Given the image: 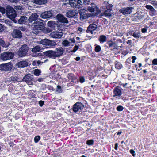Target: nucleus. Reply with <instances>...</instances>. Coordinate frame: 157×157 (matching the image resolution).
<instances>
[{
  "mask_svg": "<svg viewBox=\"0 0 157 157\" xmlns=\"http://www.w3.org/2000/svg\"><path fill=\"white\" fill-rule=\"evenodd\" d=\"M133 9L132 7H128L123 8L119 10V12L122 13L124 15L129 14L132 13Z\"/></svg>",
  "mask_w": 157,
  "mask_h": 157,
  "instance_id": "8",
  "label": "nucleus"
},
{
  "mask_svg": "<svg viewBox=\"0 0 157 157\" xmlns=\"http://www.w3.org/2000/svg\"><path fill=\"white\" fill-rule=\"evenodd\" d=\"M63 35L62 32L54 31L52 32L49 35L51 37L55 38H61Z\"/></svg>",
  "mask_w": 157,
  "mask_h": 157,
  "instance_id": "14",
  "label": "nucleus"
},
{
  "mask_svg": "<svg viewBox=\"0 0 157 157\" xmlns=\"http://www.w3.org/2000/svg\"><path fill=\"white\" fill-rule=\"evenodd\" d=\"M4 30L3 25L0 23V32Z\"/></svg>",
  "mask_w": 157,
  "mask_h": 157,
  "instance_id": "45",
  "label": "nucleus"
},
{
  "mask_svg": "<svg viewBox=\"0 0 157 157\" xmlns=\"http://www.w3.org/2000/svg\"><path fill=\"white\" fill-rule=\"evenodd\" d=\"M78 48V46L76 45L74 47V49L71 51V52H75Z\"/></svg>",
  "mask_w": 157,
  "mask_h": 157,
  "instance_id": "44",
  "label": "nucleus"
},
{
  "mask_svg": "<svg viewBox=\"0 0 157 157\" xmlns=\"http://www.w3.org/2000/svg\"><path fill=\"white\" fill-rule=\"evenodd\" d=\"M6 10L4 8L2 7H0V11L2 13H5Z\"/></svg>",
  "mask_w": 157,
  "mask_h": 157,
  "instance_id": "41",
  "label": "nucleus"
},
{
  "mask_svg": "<svg viewBox=\"0 0 157 157\" xmlns=\"http://www.w3.org/2000/svg\"><path fill=\"white\" fill-rule=\"evenodd\" d=\"M90 2V0H83V3L85 4H88Z\"/></svg>",
  "mask_w": 157,
  "mask_h": 157,
  "instance_id": "47",
  "label": "nucleus"
},
{
  "mask_svg": "<svg viewBox=\"0 0 157 157\" xmlns=\"http://www.w3.org/2000/svg\"><path fill=\"white\" fill-rule=\"evenodd\" d=\"M12 36L15 38H20L22 37L21 32L18 29L14 30L12 33Z\"/></svg>",
  "mask_w": 157,
  "mask_h": 157,
  "instance_id": "15",
  "label": "nucleus"
},
{
  "mask_svg": "<svg viewBox=\"0 0 157 157\" xmlns=\"http://www.w3.org/2000/svg\"><path fill=\"white\" fill-rule=\"evenodd\" d=\"M93 140H88L86 142L87 144L89 145H92L93 144Z\"/></svg>",
  "mask_w": 157,
  "mask_h": 157,
  "instance_id": "36",
  "label": "nucleus"
},
{
  "mask_svg": "<svg viewBox=\"0 0 157 157\" xmlns=\"http://www.w3.org/2000/svg\"><path fill=\"white\" fill-rule=\"evenodd\" d=\"M57 20L60 22L63 23H68V21L67 19L63 15L61 14H58L56 16Z\"/></svg>",
  "mask_w": 157,
  "mask_h": 157,
  "instance_id": "16",
  "label": "nucleus"
},
{
  "mask_svg": "<svg viewBox=\"0 0 157 157\" xmlns=\"http://www.w3.org/2000/svg\"><path fill=\"white\" fill-rule=\"evenodd\" d=\"M140 32H134L132 36L135 38H139L140 36Z\"/></svg>",
  "mask_w": 157,
  "mask_h": 157,
  "instance_id": "31",
  "label": "nucleus"
},
{
  "mask_svg": "<svg viewBox=\"0 0 157 157\" xmlns=\"http://www.w3.org/2000/svg\"><path fill=\"white\" fill-rule=\"evenodd\" d=\"M0 44L3 47H6V45L4 41L1 39H0Z\"/></svg>",
  "mask_w": 157,
  "mask_h": 157,
  "instance_id": "33",
  "label": "nucleus"
},
{
  "mask_svg": "<svg viewBox=\"0 0 157 157\" xmlns=\"http://www.w3.org/2000/svg\"><path fill=\"white\" fill-rule=\"evenodd\" d=\"M54 24H55V22L52 21H48V25L50 27L51 26L53 25Z\"/></svg>",
  "mask_w": 157,
  "mask_h": 157,
  "instance_id": "37",
  "label": "nucleus"
},
{
  "mask_svg": "<svg viewBox=\"0 0 157 157\" xmlns=\"http://www.w3.org/2000/svg\"><path fill=\"white\" fill-rule=\"evenodd\" d=\"M52 15V13L49 11H45L42 13L41 14V17L44 19L49 18Z\"/></svg>",
  "mask_w": 157,
  "mask_h": 157,
  "instance_id": "19",
  "label": "nucleus"
},
{
  "mask_svg": "<svg viewBox=\"0 0 157 157\" xmlns=\"http://www.w3.org/2000/svg\"><path fill=\"white\" fill-rule=\"evenodd\" d=\"M41 73V71L37 69L34 70V74L36 76H39L40 73Z\"/></svg>",
  "mask_w": 157,
  "mask_h": 157,
  "instance_id": "30",
  "label": "nucleus"
},
{
  "mask_svg": "<svg viewBox=\"0 0 157 157\" xmlns=\"http://www.w3.org/2000/svg\"><path fill=\"white\" fill-rule=\"evenodd\" d=\"M71 42H69L67 40H65L62 42V44L64 46H68L70 45Z\"/></svg>",
  "mask_w": 157,
  "mask_h": 157,
  "instance_id": "29",
  "label": "nucleus"
},
{
  "mask_svg": "<svg viewBox=\"0 0 157 157\" xmlns=\"http://www.w3.org/2000/svg\"><path fill=\"white\" fill-rule=\"evenodd\" d=\"M20 29L22 30L23 31H24L25 30V28L23 27H21L20 28Z\"/></svg>",
  "mask_w": 157,
  "mask_h": 157,
  "instance_id": "59",
  "label": "nucleus"
},
{
  "mask_svg": "<svg viewBox=\"0 0 157 157\" xmlns=\"http://www.w3.org/2000/svg\"><path fill=\"white\" fill-rule=\"evenodd\" d=\"M132 59L133 60H135L136 59V57L135 56H133L132 58Z\"/></svg>",
  "mask_w": 157,
  "mask_h": 157,
  "instance_id": "60",
  "label": "nucleus"
},
{
  "mask_svg": "<svg viewBox=\"0 0 157 157\" xmlns=\"http://www.w3.org/2000/svg\"><path fill=\"white\" fill-rule=\"evenodd\" d=\"M130 153L132 154V155L133 156H135V151L133 150H131L130 151Z\"/></svg>",
  "mask_w": 157,
  "mask_h": 157,
  "instance_id": "49",
  "label": "nucleus"
},
{
  "mask_svg": "<svg viewBox=\"0 0 157 157\" xmlns=\"http://www.w3.org/2000/svg\"><path fill=\"white\" fill-rule=\"evenodd\" d=\"M69 2L70 6L73 8L82 5V3L81 0H69Z\"/></svg>",
  "mask_w": 157,
  "mask_h": 157,
  "instance_id": "10",
  "label": "nucleus"
},
{
  "mask_svg": "<svg viewBox=\"0 0 157 157\" xmlns=\"http://www.w3.org/2000/svg\"><path fill=\"white\" fill-rule=\"evenodd\" d=\"M147 29L145 28H143L142 29L141 31L143 33H144L147 31Z\"/></svg>",
  "mask_w": 157,
  "mask_h": 157,
  "instance_id": "51",
  "label": "nucleus"
},
{
  "mask_svg": "<svg viewBox=\"0 0 157 157\" xmlns=\"http://www.w3.org/2000/svg\"><path fill=\"white\" fill-rule=\"evenodd\" d=\"M34 25L33 27L32 33L34 34H37L40 30H43L44 25L43 21L41 19H39L34 21Z\"/></svg>",
  "mask_w": 157,
  "mask_h": 157,
  "instance_id": "1",
  "label": "nucleus"
},
{
  "mask_svg": "<svg viewBox=\"0 0 157 157\" xmlns=\"http://www.w3.org/2000/svg\"><path fill=\"white\" fill-rule=\"evenodd\" d=\"M82 29L81 28H79L78 29V30L79 31L82 32Z\"/></svg>",
  "mask_w": 157,
  "mask_h": 157,
  "instance_id": "62",
  "label": "nucleus"
},
{
  "mask_svg": "<svg viewBox=\"0 0 157 157\" xmlns=\"http://www.w3.org/2000/svg\"><path fill=\"white\" fill-rule=\"evenodd\" d=\"M21 7L19 6H17L15 7V9H16L21 10Z\"/></svg>",
  "mask_w": 157,
  "mask_h": 157,
  "instance_id": "54",
  "label": "nucleus"
},
{
  "mask_svg": "<svg viewBox=\"0 0 157 157\" xmlns=\"http://www.w3.org/2000/svg\"><path fill=\"white\" fill-rule=\"evenodd\" d=\"M113 44L112 43H109V47H111L113 45Z\"/></svg>",
  "mask_w": 157,
  "mask_h": 157,
  "instance_id": "63",
  "label": "nucleus"
},
{
  "mask_svg": "<svg viewBox=\"0 0 157 157\" xmlns=\"http://www.w3.org/2000/svg\"><path fill=\"white\" fill-rule=\"evenodd\" d=\"M8 1L11 2V3L15 2L16 3L17 1V0H7Z\"/></svg>",
  "mask_w": 157,
  "mask_h": 157,
  "instance_id": "52",
  "label": "nucleus"
},
{
  "mask_svg": "<svg viewBox=\"0 0 157 157\" xmlns=\"http://www.w3.org/2000/svg\"><path fill=\"white\" fill-rule=\"evenodd\" d=\"M127 43L128 44H131V40H128L127 42Z\"/></svg>",
  "mask_w": 157,
  "mask_h": 157,
  "instance_id": "61",
  "label": "nucleus"
},
{
  "mask_svg": "<svg viewBox=\"0 0 157 157\" xmlns=\"http://www.w3.org/2000/svg\"><path fill=\"white\" fill-rule=\"evenodd\" d=\"M57 88L58 89V90H57L56 91H57V92L59 93H61L62 91L61 86H60L58 85L57 86Z\"/></svg>",
  "mask_w": 157,
  "mask_h": 157,
  "instance_id": "43",
  "label": "nucleus"
},
{
  "mask_svg": "<svg viewBox=\"0 0 157 157\" xmlns=\"http://www.w3.org/2000/svg\"><path fill=\"white\" fill-rule=\"evenodd\" d=\"M56 57H60L63 54L64 49L61 47L56 48V50L54 51Z\"/></svg>",
  "mask_w": 157,
  "mask_h": 157,
  "instance_id": "18",
  "label": "nucleus"
},
{
  "mask_svg": "<svg viewBox=\"0 0 157 157\" xmlns=\"http://www.w3.org/2000/svg\"><path fill=\"white\" fill-rule=\"evenodd\" d=\"M87 10L91 12H93L95 11L98 12L99 11V9L97 7L96 5L92 3L91 6L88 7Z\"/></svg>",
  "mask_w": 157,
  "mask_h": 157,
  "instance_id": "17",
  "label": "nucleus"
},
{
  "mask_svg": "<svg viewBox=\"0 0 157 157\" xmlns=\"http://www.w3.org/2000/svg\"><path fill=\"white\" fill-rule=\"evenodd\" d=\"M40 42L43 45L50 46H54L56 44L54 41L46 39L42 40Z\"/></svg>",
  "mask_w": 157,
  "mask_h": 157,
  "instance_id": "11",
  "label": "nucleus"
},
{
  "mask_svg": "<svg viewBox=\"0 0 157 157\" xmlns=\"http://www.w3.org/2000/svg\"><path fill=\"white\" fill-rule=\"evenodd\" d=\"M106 37L105 36L102 35L100 36L99 40L100 42H104L106 41Z\"/></svg>",
  "mask_w": 157,
  "mask_h": 157,
  "instance_id": "27",
  "label": "nucleus"
},
{
  "mask_svg": "<svg viewBox=\"0 0 157 157\" xmlns=\"http://www.w3.org/2000/svg\"><path fill=\"white\" fill-rule=\"evenodd\" d=\"M84 107V105L81 102H77L75 104L72 108V110L75 112L80 111Z\"/></svg>",
  "mask_w": 157,
  "mask_h": 157,
  "instance_id": "6",
  "label": "nucleus"
},
{
  "mask_svg": "<svg viewBox=\"0 0 157 157\" xmlns=\"http://www.w3.org/2000/svg\"><path fill=\"white\" fill-rule=\"evenodd\" d=\"M112 10L110 9H107L105 12L104 13L105 16L108 17L112 16Z\"/></svg>",
  "mask_w": 157,
  "mask_h": 157,
  "instance_id": "28",
  "label": "nucleus"
},
{
  "mask_svg": "<svg viewBox=\"0 0 157 157\" xmlns=\"http://www.w3.org/2000/svg\"><path fill=\"white\" fill-rule=\"evenodd\" d=\"M27 19V17L25 16H21L20 19L18 20V23L19 24H24L26 22Z\"/></svg>",
  "mask_w": 157,
  "mask_h": 157,
  "instance_id": "20",
  "label": "nucleus"
},
{
  "mask_svg": "<svg viewBox=\"0 0 157 157\" xmlns=\"http://www.w3.org/2000/svg\"><path fill=\"white\" fill-rule=\"evenodd\" d=\"M33 78L32 76L30 74H28L26 75L23 78V81L26 82L29 85H32L33 84L32 81Z\"/></svg>",
  "mask_w": 157,
  "mask_h": 157,
  "instance_id": "7",
  "label": "nucleus"
},
{
  "mask_svg": "<svg viewBox=\"0 0 157 157\" xmlns=\"http://www.w3.org/2000/svg\"><path fill=\"white\" fill-rule=\"evenodd\" d=\"M38 17V15L37 13H34L32 14L28 19L29 22L28 24V25L29 26L32 25L31 24L32 23L33 21H37V18Z\"/></svg>",
  "mask_w": 157,
  "mask_h": 157,
  "instance_id": "13",
  "label": "nucleus"
},
{
  "mask_svg": "<svg viewBox=\"0 0 157 157\" xmlns=\"http://www.w3.org/2000/svg\"><path fill=\"white\" fill-rule=\"evenodd\" d=\"M123 109L124 108L122 106H119L117 107V111H122Z\"/></svg>",
  "mask_w": 157,
  "mask_h": 157,
  "instance_id": "40",
  "label": "nucleus"
},
{
  "mask_svg": "<svg viewBox=\"0 0 157 157\" xmlns=\"http://www.w3.org/2000/svg\"><path fill=\"white\" fill-rule=\"evenodd\" d=\"M5 22L6 24L7 25H8L10 26H12V24H11L12 22H10V21H9L7 20H5Z\"/></svg>",
  "mask_w": 157,
  "mask_h": 157,
  "instance_id": "39",
  "label": "nucleus"
},
{
  "mask_svg": "<svg viewBox=\"0 0 157 157\" xmlns=\"http://www.w3.org/2000/svg\"><path fill=\"white\" fill-rule=\"evenodd\" d=\"M101 50V47L99 46H97L95 48V51L96 52H98Z\"/></svg>",
  "mask_w": 157,
  "mask_h": 157,
  "instance_id": "38",
  "label": "nucleus"
},
{
  "mask_svg": "<svg viewBox=\"0 0 157 157\" xmlns=\"http://www.w3.org/2000/svg\"><path fill=\"white\" fill-rule=\"evenodd\" d=\"M117 146H118V144H117V143H116L115 144V149L116 150L117 149Z\"/></svg>",
  "mask_w": 157,
  "mask_h": 157,
  "instance_id": "58",
  "label": "nucleus"
},
{
  "mask_svg": "<svg viewBox=\"0 0 157 157\" xmlns=\"http://www.w3.org/2000/svg\"><path fill=\"white\" fill-rule=\"evenodd\" d=\"M41 49V48L39 46H36L32 49L33 52L36 53L39 52Z\"/></svg>",
  "mask_w": 157,
  "mask_h": 157,
  "instance_id": "25",
  "label": "nucleus"
},
{
  "mask_svg": "<svg viewBox=\"0 0 157 157\" xmlns=\"http://www.w3.org/2000/svg\"><path fill=\"white\" fill-rule=\"evenodd\" d=\"M37 64L38 65H39L41 63V62L39 60L36 61Z\"/></svg>",
  "mask_w": 157,
  "mask_h": 157,
  "instance_id": "55",
  "label": "nucleus"
},
{
  "mask_svg": "<svg viewBox=\"0 0 157 157\" xmlns=\"http://www.w3.org/2000/svg\"><path fill=\"white\" fill-rule=\"evenodd\" d=\"M44 102L43 101H39V103L40 106H42L44 104Z\"/></svg>",
  "mask_w": 157,
  "mask_h": 157,
  "instance_id": "48",
  "label": "nucleus"
},
{
  "mask_svg": "<svg viewBox=\"0 0 157 157\" xmlns=\"http://www.w3.org/2000/svg\"><path fill=\"white\" fill-rule=\"evenodd\" d=\"M43 79L42 78H39L38 79V81L39 82H41L42 81Z\"/></svg>",
  "mask_w": 157,
  "mask_h": 157,
  "instance_id": "57",
  "label": "nucleus"
},
{
  "mask_svg": "<svg viewBox=\"0 0 157 157\" xmlns=\"http://www.w3.org/2000/svg\"><path fill=\"white\" fill-rule=\"evenodd\" d=\"M29 48L27 45H23L17 52L18 56L20 57L25 56L27 54Z\"/></svg>",
  "mask_w": 157,
  "mask_h": 157,
  "instance_id": "4",
  "label": "nucleus"
},
{
  "mask_svg": "<svg viewBox=\"0 0 157 157\" xmlns=\"http://www.w3.org/2000/svg\"><path fill=\"white\" fill-rule=\"evenodd\" d=\"M79 81L81 83H83L85 82V79L84 77H81L80 78Z\"/></svg>",
  "mask_w": 157,
  "mask_h": 157,
  "instance_id": "42",
  "label": "nucleus"
},
{
  "mask_svg": "<svg viewBox=\"0 0 157 157\" xmlns=\"http://www.w3.org/2000/svg\"><path fill=\"white\" fill-rule=\"evenodd\" d=\"M14 56V53L9 52H4L1 54L0 58L2 60L5 61L12 59Z\"/></svg>",
  "mask_w": 157,
  "mask_h": 157,
  "instance_id": "3",
  "label": "nucleus"
},
{
  "mask_svg": "<svg viewBox=\"0 0 157 157\" xmlns=\"http://www.w3.org/2000/svg\"><path fill=\"white\" fill-rule=\"evenodd\" d=\"M115 95L120 96L121 95V91L120 89L116 88L114 90Z\"/></svg>",
  "mask_w": 157,
  "mask_h": 157,
  "instance_id": "26",
  "label": "nucleus"
},
{
  "mask_svg": "<svg viewBox=\"0 0 157 157\" xmlns=\"http://www.w3.org/2000/svg\"><path fill=\"white\" fill-rule=\"evenodd\" d=\"M80 57H76V58H75V60L77 61H79L80 59Z\"/></svg>",
  "mask_w": 157,
  "mask_h": 157,
  "instance_id": "56",
  "label": "nucleus"
},
{
  "mask_svg": "<svg viewBox=\"0 0 157 157\" xmlns=\"http://www.w3.org/2000/svg\"><path fill=\"white\" fill-rule=\"evenodd\" d=\"M152 64L154 65H157V59H154L152 61Z\"/></svg>",
  "mask_w": 157,
  "mask_h": 157,
  "instance_id": "46",
  "label": "nucleus"
},
{
  "mask_svg": "<svg viewBox=\"0 0 157 157\" xmlns=\"http://www.w3.org/2000/svg\"><path fill=\"white\" fill-rule=\"evenodd\" d=\"M97 25L94 24H90L88 27L87 30L91 32L96 29L97 27Z\"/></svg>",
  "mask_w": 157,
  "mask_h": 157,
  "instance_id": "24",
  "label": "nucleus"
},
{
  "mask_svg": "<svg viewBox=\"0 0 157 157\" xmlns=\"http://www.w3.org/2000/svg\"><path fill=\"white\" fill-rule=\"evenodd\" d=\"M75 13L74 11L69 10L66 13V16L70 18L75 16Z\"/></svg>",
  "mask_w": 157,
  "mask_h": 157,
  "instance_id": "23",
  "label": "nucleus"
},
{
  "mask_svg": "<svg viewBox=\"0 0 157 157\" xmlns=\"http://www.w3.org/2000/svg\"><path fill=\"white\" fill-rule=\"evenodd\" d=\"M79 14L82 20L87 19L90 17V14H88L87 11L84 9L80 10Z\"/></svg>",
  "mask_w": 157,
  "mask_h": 157,
  "instance_id": "12",
  "label": "nucleus"
},
{
  "mask_svg": "<svg viewBox=\"0 0 157 157\" xmlns=\"http://www.w3.org/2000/svg\"><path fill=\"white\" fill-rule=\"evenodd\" d=\"M69 40L71 41L72 43H74L75 42V40L73 38L69 39Z\"/></svg>",
  "mask_w": 157,
  "mask_h": 157,
  "instance_id": "50",
  "label": "nucleus"
},
{
  "mask_svg": "<svg viewBox=\"0 0 157 157\" xmlns=\"http://www.w3.org/2000/svg\"><path fill=\"white\" fill-rule=\"evenodd\" d=\"M43 54L45 56L50 58L55 59L56 57L55 52L53 50H49L44 52Z\"/></svg>",
  "mask_w": 157,
  "mask_h": 157,
  "instance_id": "9",
  "label": "nucleus"
},
{
  "mask_svg": "<svg viewBox=\"0 0 157 157\" xmlns=\"http://www.w3.org/2000/svg\"><path fill=\"white\" fill-rule=\"evenodd\" d=\"M32 64L33 66H36L37 65V63H36V61H33L32 63Z\"/></svg>",
  "mask_w": 157,
  "mask_h": 157,
  "instance_id": "53",
  "label": "nucleus"
},
{
  "mask_svg": "<svg viewBox=\"0 0 157 157\" xmlns=\"http://www.w3.org/2000/svg\"><path fill=\"white\" fill-rule=\"evenodd\" d=\"M12 67V63L11 62H9L0 65V70L6 71H8L11 70Z\"/></svg>",
  "mask_w": 157,
  "mask_h": 157,
  "instance_id": "5",
  "label": "nucleus"
},
{
  "mask_svg": "<svg viewBox=\"0 0 157 157\" xmlns=\"http://www.w3.org/2000/svg\"><path fill=\"white\" fill-rule=\"evenodd\" d=\"M6 12L8 17L10 19L13 20V22L16 23L17 20L14 19L17 16L16 12L14 9L10 6H8L6 7Z\"/></svg>",
  "mask_w": 157,
  "mask_h": 157,
  "instance_id": "2",
  "label": "nucleus"
},
{
  "mask_svg": "<svg viewBox=\"0 0 157 157\" xmlns=\"http://www.w3.org/2000/svg\"><path fill=\"white\" fill-rule=\"evenodd\" d=\"M17 65L19 67H24L28 65V63L25 61H22L18 62Z\"/></svg>",
  "mask_w": 157,
  "mask_h": 157,
  "instance_id": "21",
  "label": "nucleus"
},
{
  "mask_svg": "<svg viewBox=\"0 0 157 157\" xmlns=\"http://www.w3.org/2000/svg\"><path fill=\"white\" fill-rule=\"evenodd\" d=\"M115 67L117 69H120L122 67V65L119 63H117L115 65Z\"/></svg>",
  "mask_w": 157,
  "mask_h": 157,
  "instance_id": "35",
  "label": "nucleus"
},
{
  "mask_svg": "<svg viewBox=\"0 0 157 157\" xmlns=\"http://www.w3.org/2000/svg\"><path fill=\"white\" fill-rule=\"evenodd\" d=\"M40 139V137L37 136L35 137L34 138V140L35 143H37Z\"/></svg>",
  "mask_w": 157,
  "mask_h": 157,
  "instance_id": "34",
  "label": "nucleus"
},
{
  "mask_svg": "<svg viewBox=\"0 0 157 157\" xmlns=\"http://www.w3.org/2000/svg\"><path fill=\"white\" fill-rule=\"evenodd\" d=\"M47 2V0H33L34 3L40 5L45 4Z\"/></svg>",
  "mask_w": 157,
  "mask_h": 157,
  "instance_id": "22",
  "label": "nucleus"
},
{
  "mask_svg": "<svg viewBox=\"0 0 157 157\" xmlns=\"http://www.w3.org/2000/svg\"><path fill=\"white\" fill-rule=\"evenodd\" d=\"M121 133V132H119L117 133V135H120Z\"/></svg>",
  "mask_w": 157,
  "mask_h": 157,
  "instance_id": "64",
  "label": "nucleus"
},
{
  "mask_svg": "<svg viewBox=\"0 0 157 157\" xmlns=\"http://www.w3.org/2000/svg\"><path fill=\"white\" fill-rule=\"evenodd\" d=\"M145 7L147 9L150 10L152 11H154L155 9L151 6L147 5L145 6Z\"/></svg>",
  "mask_w": 157,
  "mask_h": 157,
  "instance_id": "32",
  "label": "nucleus"
}]
</instances>
